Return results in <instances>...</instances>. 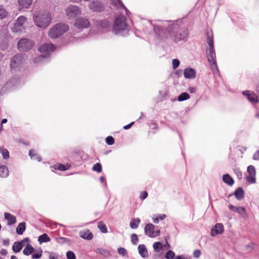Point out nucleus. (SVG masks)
Wrapping results in <instances>:
<instances>
[{
  "label": "nucleus",
  "instance_id": "5",
  "mask_svg": "<svg viewBox=\"0 0 259 259\" xmlns=\"http://www.w3.org/2000/svg\"><path fill=\"white\" fill-rule=\"evenodd\" d=\"M178 28L177 25H174L173 28V31L169 32L170 37L174 39L176 41H178L180 40L184 39L188 35V31L187 30H180L178 32L179 34H175L176 30Z\"/></svg>",
  "mask_w": 259,
  "mask_h": 259
},
{
  "label": "nucleus",
  "instance_id": "40",
  "mask_svg": "<svg viewBox=\"0 0 259 259\" xmlns=\"http://www.w3.org/2000/svg\"><path fill=\"white\" fill-rule=\"evenodd\" d=\"M175 253L174 251L171 250H168L166 254H165V258L167 259H172L175 256Z\"/></svg>",
  "mask_w": 259,
  "mask_h": 259
},
{
  "label": "nucleus",
  "instance_id": "37",
  "mask_svg": "<svg viewBox=\"0 0 259 259\" xmlns=\"http://www.w3.org/2000/svg\"><path fill=\"white\" fill-rule=\"evenodd\" d=\"M92 169L98 172H101L102 170V165L100 163H97L93 166Z\"/></svg>",
  "mask_w": 259,
  "mask_h": 259
},
{
  "label": "nucleus",
  "instance_id": "9",
  "mask_svg": "<svg viewBox=\"0 0 259 259\" xmlns=\"http://www.w3.org/2000/svg\"><path fill=\"white\" fill-rule=\"evenodd\" d=\"M66 15L69 18H74L77 15L80 14L81 12L79 8L74 5H71L69 6L66 10Z\"/></svg>",
  "mask_w": 259,
  "mask_h": 259
},
{
  "label": "nucleus",
  "instance_id": "6",
  "mask_svg": "<svg viewBox=\"0 0 259 259\" xmlns=\"http://www.w3.org/2000/svg\"><path fill=\"white\" fill-rule=\"evenodd\" d=\"M126 24L125 23V18L123 16L117 17L115 21L113 29L115 31L118 32L125 29Z\"/></svg>",
  "mask_w": 259,
  "mask_h": 259
},
{
  "label": "nucleus",
  "instance_id": "42",
  "mask_svg": "<svg viewBox=\"0 0 259 259\" xmlns=\"http://www.w3.org/2000/svg\"><path fill=\"white\" fill-rule=\"evenodd\" d=\"M106 142L109 145H112L114 143V139L111 136H108L106 138Z\"/></svg>",
  "mask_w": 259,
  "mask_h": 259
},
{
  "label": "nucleus",
  "instance_id": "32",
  "mask_svg": "<svg viewBox=\"0 0 259 259\" xmlns=\"http://www.w3.org/2000/svg\"><path fill=\"white\" fill-rule=\"evenodd\" d=\"M140 219L139 218L133 219L130 223V227L132 229H136L140 223Z\"/></svg>",
  "mask_w": 259,
  "mask_h": 259
},
{
  "label": "nucleus",
  "instance_id": "38",
  "mask_svg": "<svg viewBox=\"0 0 259 259\" xmlns=\"http://www.w3.org/2000/svg\"><path fill=\"white\" fill-rule=\"evenodd\" d=\"M166 217V215L164 214H160L157 216L156 218H153V221L154 223L157 224L159 222V220H163Z\"/></svg>",
  "mask_w": 259,
  "mask_h": 259
},
{
  "label": "nucleus",
  "instance_id": "22",
  "mask_svg": "<svg viewBox=\"0 0 259 259\" xmlns=\"http://www.w3.org/2000/svg\"><path fill=\"white\" fill-rule=\"evenodd\" d=\"M5 218L8 220V225H12L16 223V218L15 216L9 213H5Z\"/></svg>",
  "mask_w": 259,
  "mask_h": 259
},
{
  "label": "nucleus",
  "instance_id": "20",
  "mask_svg": "<svg viewBox=\"0 0 259 259\" xmlns=\"http://www.w3.org/2000/svg\"><path fill=\"white\" fill-rule=\"evenodd\" d=\"M184 75L185 78L192 79L195 78L196 72L193 69L187 68L184 70Z\"/></svg>",
  "mask_w": 259,
  "mask_h": 259
},
{
  "label": "nucleus",
  "instance_id": "54",
  "mask_svg": "<svg viewBox=\"0 0 259 259\" xmlns=\"http://www.w3.org/2000/svg\"><path fill=\"white\" fill-rule=\"evenodd\" d=\"M148 196V193L146 191H143L140 195V198L142 200L145 199Z\"/></svg>",
  "mask_w": 259,
  "mask_h": 259
},
{
  "label": "nucleus",
  "instance_id": "44",
  "mask_svg": "<svg viewBox=\"0 0 259 259\" xmlns=\"http://www.w3.org/2000/svg\"><path fill=\"white\" fill-rule=\"evenodd\" d=\"M131 241L133 244L136 245L138 242V236L135 234H132L131 236Z\"/></svg>",
  "mask_w": 259,
  "mask_h": 259
},
{
  "label": "nucleus",
  "instance_id": "33",
  "mask_svg": "<svg viewBox=\"0 0 259 259\" xmlns=\"http://www.w3.org/2000/svg\"><path fill=\"white\" fill-rule=\"evenodd\" d=\"M8 13L5 10L4 7L0 5V19H3L6 18L8 15Z\"/></svg>",
  "mask_w": 259,
  "mask_h": 259
},
{
  "label": "nucleus",
  "instance_id": "26",
  "mask_svg": "<svg viewBox=\"0 0 259 259\" xmlns=\"http://www.w3.org/2000/svg\"><path fill=\"white\" fill-rule=\"evenodd\" d=\"M234 195L238 200H241L244 197V191L243 189L240 187L237 188V189L235 191Z\"/></svg>",
  "mask_w": 259,
  "mask_h": 259
},
{
  "label": "nucleus",
  "instance_id": "56",
  "mask_svg": "<svg viewBox=\"0 0 259 259\" xmlns=\"http://www.w3.org/2000/svg\"><path fill=\"white\" fill-rule=\"evenodd\" d=\"M134 123H135V122H134V121L130 123H129L128 124L124 126L123 128L124 130H128V129L130 128Z\"/></svg>",
  "mask_w": 259,
  "mask_h": 259
},
{
  "label": "nucleus",
  "instance_id": "36",
  "mask_svg": "<svg viewBox=\"0 0 259 259\" xmlns=\"http://www.w3.org/2000/svg\"><path fill=\"white\" fill-rule=\"evenodd\" d=\"M112 4L116 8H121L123 7L121 0H112Z\"/></svg>",
  "mask_w": 259,
  "mask_h": 259
},
{
  "label": "nucleus",
  "instance_id": "12",
  "mask_svg": "<svg viewBox=\"0 0 259 259\" xmlns=\"http://www.w3.org/2000/svg\"><path fill=\"white\" fill-rule=\"evenodd\" d=\"M229 208L231 210L239 214L240 215H241L243 218L245 219L247 217V214L246 209L243 207H236L232 204H229Z\"/></svg>",
  "mask_w": 259,
  "mask_h": 259
},
{
  "label": "nucleus",
  "instance_id": "31",
  "mask_svg": "<svg viewBox=\"0 0 259 259\" xmlns=\"http://www.w3.org/2000/svg\"><path fill=\"white\" fill-rule=\"evenodd\" d=\"M98 228L100 229L103 233H106L107 232V228L106 225L102 221L98 223Z\"/></svg>",
  "mask_w": 259,
  "mask_h": 259
},
{
  "label": "nucleus",
  "instance_id": "11",
  "mask_svg": "<svg viewBox=\"0 0 259 259\" xmlns=\"http://www.w3.org/2000/svg\"><path fill=\"white\" fill-rule=\"evenodd\" d=\"M27 18L23 16H21L17 19V22L15 23L14 26L13 28V31L14 32H18L22 31L24 29L23 24L26 22Z\"/></svg>",
  "mask_w": 259,
  "mask_h": 259
},
{
  "label": "nucleus",
  "instance_id": "17",
  "mask_svg": "<svg viewBox=\"0 0 259 259\" xmlns=\"http://www.w3.org/2000/svg\"><path fill=\"white\" fill-rule=\"evenodd\" d=\"M224 226L222 224L218 223L211 230V235L215 236L218 234H222L224 232Z\"/></svg>",
  "mask_w": 259,
  "mask_h": 259
},
{
  "label": "nucleus",
  "instance_id": "55",
  "mask_svg": "<svg viewBox=\"0 0 259 259\" xmlns=\"http://www.w3.org/2000/svg\"><path fill=\"white\" fill-rule=\"evenodd\" d=\"M253 159L255 160H259V150L253 154Z\"/></svg>",
  "mask_w": 259,
  "mask_h": 259
},
{
  "label": "nucleus",
  "instance_id": "46",
  "mask_svg": "<svg viewBox=\"0 0 259 259\" xmlns=\"http://www.w3.org/2000/svg\"><path fill=\"white\" fill-rule=\"evenodd\" d=\"M1 152L4 159H8L9 157V152L7 149H2Z\"/></svg>",
  "mask_w": 259,
  "mask_h": 259
},
{
  "label": "nucleus",
  "instance_id": "21",
  "mask_svg": "<svg viewBox=\"0 0 259 259\" xmlns=\"http://www.w3.org/2000/svg\"><path fill=\"white\" fill-rule=\"evenodd\" d=\"M28 240H29V239L28 238H25L20 242H15L14 243V245L13 246V251L14 252H19L22 249V248L23 247V243L25 241H28Z\"/></svg>",
  "mask_w": 259,
  "mask_h": 259
},
{
  "label": "nucleus",
  "instance_id": "1",
  "mask_svg": "<svg viewBox=\"0 0 259 259\" xmlns=\"http://www.w3.org/2000/svg\"><path fill=\"white\" fill-rule=\"evenodd\" d=\"M68 29L69 26L67 24L59 23L50 30L49 36L52 38H56Z\"/></svg>",
  "mask_w": 259,
  "mask_h": 259
},
{
  "label": "nucleus",
  "instance_id": "48",
  "mask_svg": "<svg viewBox=\"0 0 259 259\" xmlns=\"http://www.w3.org/2000/svg\"><path fill=\"white\" fill-rule=\"evenodd\" d=\"M42 256V251L33 253L32 255V259H38Z\"/></svg>",
  "mask_w": 259,
  "mask_h": 259
},
{
  "label": "nucleus",
  "instance_id": "16",
  "mask_svg": "<svg viewBox=\"0 0 259 259\" xmlns=\"http://www.w3.org/2000/svg\"><path fill=\"white\" fill-rule=\"evenodd\" d=\"M242 94L247 97L248 100L252 103H257L258 102L257 96L253 92L249 91H245Z\"/></svg>",
  "mask_w": 259,
  "mask_h": 259
},
{
  "label": "nucleus",
  "instance_id": "51",
  "mask_svg": "<svg viewBox=\"0 0 259 259\" xmlns=\"http://www.w3.org/2000/svg\"><path fill=\"white\" fill-rule=\"evenodd\" d=\"M45 58V57L44 55H40L38 57H36L34 60V62L35 63H38L41 61H42Z\"/></svg>",
  "mask_w": 259,
  "mask_h": 259
},
{
  "label": "nucleus",
  "instance_id": "10",
  "mask_svg": "<svg viewBox=\"0 0 259 259\" xmlns=\"http://www.w3.org/2000/svg\"><path fill=\"white\" fill-rule=\"evenodd\" d=\"M154 226L152 224H148L145 227L146 235L150 237H156L160 235V230L154 231Z\"/></svg>",
  "mask_w": 259,
  "mask_h": 259
},
{
  "label": "nucleus",
  "instance_id": "24",
  "mask_svg": "<svg viewBox=\"0 0 259 259\" xmlns=\"http://www.w3.org/2000/svg\"><path fill=\"white\" fill-rule=\"evenodd\" d=\"M223 181L224 183L229 186L233 185L234 181L232 177L228 174L224 175L223 176Z\"/></svg>",
  "mask_w": 259,
  "mask_h": 259
},
{
  "label": "nucleus",
  "instance_id": "49",
  "mask_svg": "<svg viewBox=\"0 0 259 259\" xmlns=\"http://www.w3.org/2000/svg\"><path fill=\"white\" fill-rule=\"evenodd\" d=\"M201 251L199 249L195 250L193 251V255L195 258H199L201 255Z\"/></svg>",
  "mask_w": 259,
  "mask_h": 259
},
{
  "label": "nucleus",
  "instance_id": "52",
  "mask_svg": "<svg viewBox=\"0 0 259 259\" xmlns=\"http://www.w3.org/2000/svg\"><path fill=\"white\" fill-rule=\"evenodd\" d=\"M235 174L238 179H241L242 178V174L241 171L239 169H237L235 170Z\"/></svg>",
  "mask_w": 259,
  "mask_h": 259
},
{
  "label": "nucleus",
  "instance_id": "25",
  "mask_svg": "<svg viewBox=\"0 0 259 259\" xmlns=\"http://www.w3.org/2000/svg\"><path fill=\"white\" fill-rule=\"evenodd\" d=\"M34 251V248L33 246L31 244H28L23 250V253L25 255H29L32 254Z\"/></svg>",
  "mask_w": 259,
  "mask_h": 259
},
{
  "label": "nucleus",
  "instance_id": "27",
  "mask_svg": "<svg viewBox=\"0 0 259 259\" xmlns=\"http://www.w3.org/2000/svg\"><path fill=\"white\" fill-rule=\"evenodd\" d=\"M51 241L50 237L46 233H44L38 237V241L40 244L44 242H48Z\"/></svg>",
  "mask_w": 259,
  "mask_h": 259
},
{
  "label": "nucleus",
  "instance_id": "23",
  "mask_svg": "<svg viewBox=\"0 0 259 259\" xmlns=\"http://www.w3.org/2000/svg\"><path fill=\"white\" fill-rule=\"evenodd\" d=\"M138 250L140 254L144 258L148 256L147 250L144 244H140L138 246Z\"/></svg>",
  "mask_w": 259,
  "mask_h": 259
},
{
  "label": "nucleus",
  "instance_id": "3",
  "mask_svg": "<svg viewBox=\"0 0 259 259\" xmlns=\"http://www.w3.org/2000/svg\"><path fill=\"white\" fill-rule=\"evenodd\" d=\"M207 40L209 48L206 50V57L208 62L215 60V53L213 48V36L211 34H207Z\"/></svg>",
  "mask_w": 259,
  "mask_h": 259
},
{
  "label": "nucleus",
  "instance_id": "59",
  "mask_svg": "<svg viewBox=\"0 0 259 259\" xmlns=\"http://www.w3.org/2000/svg\"><path fill=\"white\" fill-rule=\"evenodd\" d=\"M189 91H190V93H193L195 92V90L193 88H190L189 89Z\"/></svg>",
  "mask_w": 259,
  "mask_h": 259
},
{
  "label": "nucleus",
  "instance_id": "29",
  "mask_svg": "<svg viewBox=\"0 0 259 259\" xmlns=\"http://www.w3.org/2000/svg\"><path fill=\"white\" fill-rule=\"evenodd\" d=\"M9 175V170L5 165H0V177H6Z\"/></svg>",
  "mask_w": 259,
  "mask_h": 259
},
{
  "label": "nucleus",
  "instance_id": "60",
  "mask_svg": "<svg viewBox=\"0 0 259 259\" xmlns=\"http://www.w3.org/2000/svg\"><path fill=\"white\" fill-rule=\"evenodd\" d=\"M7 122V119H6V118L3 119L2 120V123H1V124H2V125H3V124L5 123H6Z\"/></svg>",
  "mask_w": 259,
  "mask_h": 259
},
{
  "label": "nucleus",
  "instance_id": "57",
  "mask_svg": "<svg viewBox=\"0 0 259 259\" xmlns=\"http://www.w3.org/2000/svg\"><path fill=\"white\" fill-rule=\"evenodd\" d=\"M10 243V240L9 239L3 240V244L5 245H8Z\"/></svg>",
  "mask_w": 259,
  "mask_h": 259
},
{
  "label": "nucleus",
  "instance_id": "50",
  "mask_svg": "<svg viewBox=\"0 0 259 259\" xmlns=\"http://www.w3.org/2000/svg\"><path fill=\"white\" fill-rule=\"evenodd\" d=\"M118 253L123 256H124L126 253V251L124 248H119L118 249Z\"/></svg>",
  "mask_w": 259,
  "mask_h": 259
},
{
  "label": "nucleus",
  "instance_id": "53",
  "mask_svg": "<svg viewBox=\"0 0 259 259\" xmlns=\"http://www.w3.org/2000/svg\"><path fill=\"white\" fill-rule=\"evenodd\" d=\"M49 256L50 259H59L57 254L54 252H49Z\"/></svg>",
  "mask_w": 259,
  "mask_h": 259
},
{
  "label": "nucleus",
  "instance_id": "47",
  "mask_svg": "<svg viewBox=\"0 0 259 259\" xmlns=\"http://www.w3.org/2000/svg\"><path fill=\"white\" fill-rule=\"evenodd\" d=\"M172 68L174 69L177 68L180 65V61L179 60L175 59L172 62Z\"/></svg>",
  "mask_w": 259,
  "mask_h": 259
},
{
  "label": "nucleus",
  "instance_id": "62",
  "mask_svg": "<svg viewBox=\"0 0 259 259\" xmlns=\"http://www.w3.org/2000/svg\"><path fill=\"white\" fill-rule=\"evenodd\" d=\"M175 259H183V257L181 256H177Z\"/></svg>",
  "mask_w": 259,
  "mask_h": 259
},
{
  "label": "nucleus",
  "instance_id": "43",
  "mask_svg": "<svg viewBox=\"0 0 259 259\" xmlns=\"http://www.w3.org/2000/svg\"><path fill=\"white\" fill-rule=\"evenodd\" d=\"M154 249L155 250L159 251L160 249H162V244L160 242H155L153 245Z\"/></svg>",
  "mask_w": 259,
  "mask_h": 259
},
{
  "label": "nucleus",
  "instance_id": "14",
  "mask_svg": "<svg viewBox=\"0 0 259 259\" xmlns=\"http://www.w3.org/2000/svg\"><path fill=\"white\" fill-rule=\"evenodd\" d=\"M89 8L93 11L97 12H100L104 9L102 3L98 1L91 2L89 5Z\"/></svg>",
  "mask_w": 259,
  "mask_h": 259
},
{
  "label": "nucleus",
  "instance_id": "41",
  "mask_svg": "<svg viewBox=\"0 0 259 259\" xmlns=\"http://www.w3.org/2000/svg\"><path fill=\"white\" fill-rule=\"evenodd\" d=\"M110 22L107 20H103L102 21H100L99 22V25L102 27H107L109 25Z\"/></svg>",
  "mask_w": 259,
  "mask_h": 259
},
{
  "label": "nucleus",
  "instance_id": "8",
  "mask_svg": "<svg viewBox=\"0 0 259 259\" xmlns=\"http://www.w3.org/2000/svg\"><path fill=\"white\" fill-rule=\"evenodd\" d=\"M248 175L246 177V181L249 184H254L256 183V170L254 166L250 165L247 167V169Z\"/></svg>",
  "mask_w": 259,
  "mask_h": 259
},
{
  "label": "nucleus",
  "instance_id": "15",
  "mask_svg": "<svg viewBox=\"0 0 259 259\" xmlns=\"http://www.w3.org/2000/svg\"><path fill=\"white\" fill-rule=\"evenodd\" d=\"M56 49V47L52 44L46 43L41 45L38 48V51L41 53H48L51 51H54Z\"/></svg>",
  "mask_w": 259,
  "mask_h": 259
},
{
  "label": "nucleus",
  "instance_id": "4",
  "mask_svg": "<svg viewBox=\"0 0 259 259\" xmlns=\"http://www.w3.org/2000/svg\"><path fill=\"white\" fill-rule=\"evenodd\" d=\"M34 45L32 40L28 38H22L18 41L17 48L20 52H26L31 49Z\"/></svg>",
  "mask_w": 259,
  "mask_h": 259
},
{
  "label": "nucleus",
  "instance_id": "58",
  "mask_svg": "<svg viewBox=\"0 0 259 259\" xmlns=\"http://www.w3.org/2000/svg\"><path fill=\"white\" fill-rule=\"evenodd\" d=\"M8 47V43L6 42L5 46L4 47H3L1 44H0V48L2 50H4L5 49L7 48Z\"/></svg>",
  "mask_w": 259,
  "mask_h": 259
},
{
  "label": "nucleus",
  "instance_id": "30",
  "mask_svg": "<svg viewBox=\"0 0 259 259\" xmlns=\"http://www.w3.org/2000/svg\"><path fill=\"white\" fill-rule=\"evenodd\" d=\"M31 158L38 161L41 160V158L38 155L34 150H30L29 153Z\"/></svg>",
  "mask_w": 259,
  "mask_h": 259
},
{
  "label": "nucleus",
  "instance_id": "2",
  "mask_svg": "<svg viewBox=\"0 0 259 259\" xmlns=\"http://www.w3.org/2000/svg\"><path fill=\"white\" fill-rule=\"evenodd\" d=\"M51 20L52 16L49 13L39 14L36 16L34 19L35 25L40 28L48 27L50 25Z\"/></svg>",
  "mask_w": 259,
  "mask_h": 259
},
{
  "label": "nucleus",
  "instance_id": "61",
  "mask_svg": "<svg viewBox=\"0 0 259 259\" xmlns=\"http://www.w3.org/2000/svg\"><path fill=\"white\" fill-rule=\"evenodd\" d=\"M20 143H23V144H25V145H29V142H26V143L23 142V140H20Z\"/></svg>",
  "mask_w": 259,
  "mask_h": 259
},
{
  "label": "nucleus",
  "instance_id": "35",
  "mask_svg": "<svg viewBox=\"0 0 259 259\" xmlns=\"http://www.w3.org/2000/svg\"><path fill=\"white\" fill-rule=\"evenodd\" d=\"M55 166L56 167V168L61 171L66 170L69 168V166L68 164L64 165L61 163L55 165Z\"/></svg>",
  "mask_w": 259,
  "mask_h": 259
},
{
  "label": "nucleus",
  "instance_id": "39",
  "mask_svg": "<svg viewBox=\"0 0 259 259\" xmlns=\"http://www.w3.org/2000/svg\"><path fill=\"white\" fill-rule=\"evenodd\" d=\"M210 65L211 68L213 72L218 71L217 63L215 60L212 61V62H208Z\"/></svg>",
  "mask_w": 259,
  "mask_h": 259
},
{
  "label": "nucleus",
  "instance_id": "45",
  "mask_svg": "<svg viewBox=\"0 0 259 259\" xmlns=\"http://www.w3.org/2000/svg\"><path fill=\"white\" fill-rule=\"evenodd\" d=\"M66 256L68 259H75V255L72 251H68L66 253Z\"/></svg>",
  "mask_w": 259,
  "mask_h": 259
},
{
  "label": "nucleus",
  "instance_id": "13",
  "mask_svg": "<svg viewBox=\"0 0 259 259\" xmlns=\"http://www.w3.org/2000/svg\"><path fill=\"white\" fill-rule=\"evenodd\" d=\"M74 25L78 28H87L90 25V22L87 19L80 18L75 20Z\"/></svg>",
  "mask_w": 259,
  "mask_h": 259
},
{
  "label": "nucleus",
  "instance_id": "64",
  "mask_svg": "<svg viewBox=\"0 0 259 259\" xmlns=\"http://www.w3.org/2000/svg\"><path fill=\"white\" fill-rule=\"evenodd\" d=\"M11 259H18L16 256L12 255L11 257Z\"/></svg>",
  "mask_w": 259,
  "mask_h": 259
},
{
  "label": "nucleus",
  "instance_id": "19",
  "mask_svg": "<svg viewBox=\"0 0 259 259\" xmlns=\"http://www.w3.org/2000/svg\"><path fill=\"white\" fill-rule=\"evenodd\" d=\"M19 9H28L31 5L32 0H18Z\"/></svg>",
  "mask_w": 259,
  "mask_h": 259
},
{
  "label": "nucleus",
  "instance_id": "18",
  "mask_svg": "<svg viewBox=\"0 0 259 259\" xmlns=\"http://www.w3.org/2000/svg\"><path fill=\"white\" fill-rule=\"evenodd\" d=\"M79 235L81 238L88 240H92L93 238V233L88 229L79 231Z\"/></svg>",
  "mask_w": 259,
  "mask_h": 259
},
{
  "label": "nucleus",
  "instance_id": "7",
  "mask_svg": "<svg viewBox=\"0 0 259 259\" xmlns=\"http://www.w3.org/2000/svg\"><path fill=\"white\" fill-rule=\"evenodd\" d=\"M24 57L21 54L16 55L11 59V68L12 69H16L19 67L24 62Z\"/></svg>",
  "mask_w": 259,
  "mask_h": 259
},
{
  "label": "nucleus",
  "instance_id": "63",
  "mask_svg": "<svg viewBox=\"0 0 259 259\" xmlns=\"http://www.w3.org/2000/svg\"><path fill=\"white\" fill-rule=\"evenodd\" d=\"M100 180L102 183H103L104 181V178L103 177H101Z\"/></svg>",
  "mask_w": 259,
  "mask_h": 259
},
{
  "label": "nucleus",
  "instance_id": "28",
  "mask_svg": "<svg viewBox=\"0 0 259 259\" xmlns=\"http://www.w3.org/2000/svg\"><path fill=\"white\" fill-rule=\"evenodd\" d=\"M26 229V224L24 222L20 223L16 228V232L19 235H22Z\"/></svg>",
  "mask_w": 259,
  "mask_h": 259
},
{
  "label": "nucleus",
  "instance_id": "34",
  "mask_svg": "<svg viewBox=\"0 0 259 259\" xmlns=\"http://www.w3.org/2000/svg\"><path fill=\"white\" fill-rule=\"evenodd\" d=\"M190 98V95L186 92L182 93L178 98L179 101H183Z\"/></svg>",
  "mask_w": 259,
  "mask_h": 259
}]
</instances>
